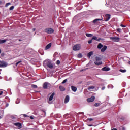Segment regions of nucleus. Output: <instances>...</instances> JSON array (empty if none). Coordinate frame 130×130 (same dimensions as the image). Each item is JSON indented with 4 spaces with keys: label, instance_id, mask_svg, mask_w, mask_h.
I'll list each match as a JSON object with an SVG mask.
<instances>
[{
    "label": "nucleus",
    "instance_id": "nucleus-8",
    "mask_svg": "<svg viewBox=\"0 0 130 130\" xmlns=\"http://www.w3.org/2000/svg\"><path fill=\"white\" fill-rule=\"evenodd\" d=\"M48 86H50V83L48 82H45L43 84L44 89H47Z\"/></svg>",
    "mask_w": 130,
    "mask_h": 130
},
{
    "label": "nucleus",
    "instance_id": "nucleus-44",
    "mask_svg": "<svg viewBox=\"0 0 130 130\" xmlns=\"http://www.w3.org/2000/svg\"><path fill=\"white\" fill-rule=\"evenodd\" d=\"M102 90H105V87H103L102 88Z\"/></svg>",
    "mask_w": 130,
    "mask_h": 130
},
{
    "label": "nucleus",
    "instance_id": "nucleus-29",
    "mask_svg": "<svg viewBox=\"0 0 130 130\" xmlns=\"http://www.w3.org/2000/svg\"><path fill=\"white\" fill-rule=\"evenodd\" d=\"M68 82V79H64L63 82H62V84H66Z\"/></svg>",
    "mask_w": 130,
    "mask_h": 130
},
{
    "label": "nucleus",
    "instance_id": "nucleus-21",
    "mask_svg": "<svg viewBox=\"0 0 130 130\" xmlns=\"http://www.w3.org/2000/svg\"><path fill=\"white\" fill-rule=\"evenodd\" d=\"M102 47H103V45H102V44H101V43H99L98 45V48L99 49H101V48H102Z\"/></svg>",
    "mask_w": 130,
    "mask_h": 130
},
{
    "label": "nucleus",
    "instance_id": "nucleus-12",
    "mask_svg": "<svg viewBox=\"0 0 130 130\" xmlns=\"http://www.w3.org/2000/svg\"><path fill=\"white\" fill-rule=\"evenodd\" d=\"M69 101H70V96L69 95H67L65 98L64 103L67 104Z\"/></svg>",
    "mask_w": 130,
    "mask_h": 130
},
{
    "label": "nucleus",
    "instance_id": "nucleus-15",
    "mask_svg": "<svg viewBox=\"0 0 130 130\" xmlns=\"http://www.w3.org/2000/svg\"><path fill=\"white\" fill-rule=\"evenodd\" d=\"M94 64L96 66H101L102 64V61H96L94 62Z\"/></svg>",
    "mask_w": 130,
    "mask_h": 130
},
{
    "label": "nucleus",
    "instance_id": "nucleus-10",
    "mask_svg": "<svg viewBox=\"0 0 130 130\" xmlns=\"http://www.w3.org/2000/svg\"><path fill=\"white\" fill-rule=\"evenodd\" d=\"M94 89H95L94 86H90L88 87L87 90H88L89 91H97V90L95 89V90H94Z\"/></svg>",
    "mask_w": 130,
    "mask_h": 130
},
{
    "label": "nucleus",
    "instance_id": "nucleus-6",
    "mask_svg": "<svg viewBox=\"0 0 130 130\" xmlns=\"http://www.w3.org/2000/svg\"><path fill=\"white\" fill-rule=\"evenodd\" d=\"M8 64H7L5 61H0V68H6Z\"/></svg>",
    "mask_w": 130,
    "mask_h": 130
},
{
    "label": "nucleus",
    "instance_id": "nucleus-34",
    "mask_svg": "<svg viewBox=\"0 0 130 130\" xmlns=\"http://www.w3.org/2000/svg\"><path fill=\"white\" fill-rule=\"evenodd\" d=\"M21 62H22V61H19L18 62H17L16 63V67H17L18 66V64L21 63Z\"/></svg>",
    "mask_w": 130,
    "mask_h": 130
},
{
    "label": "nucleus",
    "instance_id": "nucleus-19",
    "mask_svg": "<svg viewBox=\"0 0 130 130\" xmlns=\"http://www.w3.org/2000/svg\"><path fill=\"white\" fill-rule=\"evenodd\" d=\"M93 52L92 51L89 52L87 54L88 57H89V58H90V57H91V56H92V55H93Z\"/></svg>",
    "mask_w": 130,
    "mask_h": 130
},
{
    "label": "nucleus",
    "instance_id": "nucleus-32",
    "mask_svg": "<svg viewBox=\"0 0 130 130\" xmlns=\"http://www.w3.org/2000/svg\"><path fill=\"white\" fill-rule=\"evenodd\" d=\"M99 105H100V104H99V103H95L94 104V106H95V107H98V106H99Z\"/></svg>",
    "mask_w": 130,
    "mask_h": 130
},
{
    "label": "nucleus",
    "instance_id": "nucleus-9",
    "mask_svg": "<svg viewBox=\"0 0 130 130\" xmlns=\"http://www.w3.org/2000/svg\"><path fill=\"white\" fill-rule=\"evenodd\" d=\"M102 71H104V72H107V71H110V68L107 67H103V68L102 69Z\"/></svg>",
    "mask_w": 130,
    "mask_h": 130
},
{
    "label": "nucleus",
    "instance_id": "nucleus-20",
    "mask_svg": "<svg viewBox=\"0 0 130 130\" xmlns=\"http://www.w3.org/2000/svg\"><path fill=\"white\" fill-rule=\"evenodd\" d=\"M71 89L73 91V92H76L77 91V87L72 86H71Z\"/></svg>",
    "mask_w": 130,
    "mask_h": 130
},
{
    "label": "nucleus",
    "instance_id": "nucleus-55",
    "mask_svg": "<svg viewBox=\"0 0 130 130\" xmlns=\"http://www.w3.org/2000/svg\"><path fill=\"white\" fill-rule=\"evenodd\" d=\"M82 114H84V112H82Z\"/></svg>",
    "mask_w": 130,
    "mask_h": 130
},
{
    "label": "nucleus",
    "instance_id": "nucleus-27",
    "mask_svg": "<svg viewBox=\"0 0 130 130\" xmlns=\"http://www.w3.org/2000/svg\"><path fill=\"white\" fill-rule=\"evenodd\" d=\"M98 38L96 36H93L92 38V40H96L97 41Z\"/></svg>",
    "mask_w": 130,
    "mask_h": 130
},
{
    "label": "nucleus",
    "instance_id": "nucleus-16",
    "mask_svg": "<svg viewBox=\"0 0 130 130\" xmlns=\"http://www.w3.org/2000/svg\"><path fill=\"white\" fill-rule=\"evenodd\" d=\"M59 89L61 92H63V91H66V88L62 86H59Z\"/></svg>",
    "mask_w": 130,
    "mask_h": 130
},
{
    "label": "nucleus",
    "instance_id": "nucleus-43",
    "mask_svg": "<svg viewBox=\"0 0 130 130\" xmlns=\"http://www.w3.org/2000/svg\"><path fill=\"white\" fill-rule=\"evenodd\" d=\"M67 115H69V114H66L63 116V117H64V118H67Z\"/></svg>",
    "mask_w": 130,
    "mask_h": 130
},
{
    "label": "nucleus",
    "instance_id": "nucleus-7",
    "mask_svg": "<svg viewBox=\"0 0 130 130\" xmlns=\"http://www.w3.org/2000/svg\"><path fill=\"white\" fill-rule=\"evenodd\" d=\"M94 100H95V96H94L87 99V102H94Z\"/></svg>",
    "mask_w": 130,
    "mask_h": 130
},
{
    "label": "nucleus",
    "instance_id": "nucleus-5",
    "mask_svg": "<svg viewBox=\"0 0 130 130\" xmlns=\"http://www.w3.org/2000/svg\"><path fill=\"white\" fill-rule=\"evenodd\" d=\"M111 40H112V41H114L115 42H118L119 40H120V38L118 37H110V38Z\"/></svg>",
    "mask_w": 130,
    "mask_h": 130
},
{
    "label": "nucleus",
    "instance_id": "nucleus-46",
    "mask_svg": "<svg viewBox=\"0 0 130 130\" xmlns=\"http://www.w3.org/2000/svg\"><path fill=\"white\" fill-rule=\"evenodd\" d=\"M8 106H9V104L7 103L6 104V107H8Z\"/></svg>",
    "mask_w": 130,
    "mask_h": 130
},
{
    "label": "nucleus",
    "instance_id": "nucleus-48",
    "mask_svg": "<svg viewBox=\"0 0 130 130\" xmlns=\"http://www.w3.org/2000/svg\"><path fill=\"white\" fill-rule=\"evenodd\" d=\"M88 125V126H93V125H92V124Z\"/></svg>",
    "mask_w": 130,
    "mask_h": 130
},
{
    "label": "nucleus",
    "instance_id": "nucleus-4",
    "mask_svg": "<svg viewBox=\"0 0 130 130\" xmlns=\"http://www.w3.org/2000/svg\"><path fill=\"white\" fill-rule=\"evenodd\" d=\"M55 95V93L53 92L52 93V94L50 96L49 98V100L48 101V102L49 104H51L53 101H52V99H53V97H54V95Z\"/></svg>",
    "mask_w": 130,
    "mask_h": 130
},
{
    "label": "nucleus",
    "instance_id": "nucleus-47",
    "mask_svg": "<svg viewBox=\"0 0 130 130\" xmlns=\"http://www.w3.org/2000/svg\"><path fill=\"white\" fill-rule=\"evenodd\" d=\"M35 30H36V29H35V28H33V29H32V31H33V32H34V31H35Z\"/></svg>",
    "mask_w": 130,
    "mask_h": 130
},
{
    "label": "nucleus",
    "instance_id": "nucleus-52",
    "mask_svg": "<svg viewBox=\"0 0 130 130\" xmlns=\"http://www.w3.org/2000/svg\"><path fill=\"white\" fill-rule=\"evenodd\" d=\"M19 41H22V40L19 39Z\"/></svg>",
    "mask_w": 130,
    "mask_h": 130
},
{
    "label": "nucleus",
    "instance_id": "nucleus-45",
    "mask_svg": "<svg viewBox=\"0 0 130 130\" xmlns=\"http://www.w3.org/2000/svg\"><path fill=\"white\" fill-rule=\"evenodd\" d=\"M30 119H34V117H33V116H30Z\"/></svg>",
    "mask_w": 130,
    "mask_h": 130
},
{
    "label": "nucleus",
    "instance_id": "nucleus-50",
    "mask_svg": "<svg viewBox=\"0 0 130 130\" xmlns=\"http://www.w3.org/2000/svg\"><path fill=\"white\" fill-rule=\"evenodd\" d=\"M3 117V116H0V119Z\"/></svg>",
    "mask_w": 130,
    "mask_h": 130
},
{
    "label": "nucleus",
    "instance_id": "nucleus-38",
    "mask_svg": "<svg viewBox=\"0 0 130 130\" xmlns=\"http://www.w3.org/2000/svg\"><path fill=\"white\" fill-rule=\"evenodd\" d=\"M78 57H80V58L82 57V54H79L78 55Z\"/></svg>",
    "mask_w": 130,
    "mask_h": 130
},
{
    "label": "nucleus",
    "instance_id": "nucleus-56",
    "mask_svg": "<svg viewBox=\"0 0 130 130\" xmlns=\"http://www.w3.org/2000/svg\"><path fill=\"white\" fill-rule=\"evenodd\" d=\"M108 88H109V85H108Z\"/></svg>",
    "mask_w": 130,
    "mask_h": 130
},
{
    "label": "nucleus",
    "instance_id": "nucleus-40",
    "mask_svg": "<svg viewBox=\"0 0 130 130\" xmlns=\"http://www.w3.org/2000/svg\"><path fill=\"white\" fill-rule=\"evenodd\" d=\"M3 91H0V96L3 95Z\"/></svg>",
    "mask_w": 130,
    "mask_h": 130
},
{
    "label": "nucleus",
    "instance_id": "nucleus-39",
    "mask_svg": "<svg viewBox=\"0 0 130 130\" xmlns=\"http://www.w3.org/2000/svg\"><path fill=\"white\" fill-rule=\"evenodd\" d=\"M59 63H60V61L57 60L56 64H59Z\"/></svg>",
    "mask_w": 130,
    "mask_h": 130
},
{
    "label": "nucleus",
    "instance_id": "nucleus-22",
    "mask_svg": "<svg viewBox=\"0 0 130 130\" xmlns=\"http://www.w3.org/2000/svg\"><path fill=\"white\" fill-rule=\"evenodd\" d=\"M7 42V40H0V44H3V43H5Z\"/></svg>",
    "mask_w": 130,
    "mask_h": 130
},
{
    "label": "nucleus",
    "instance_id": "nucleus-42",
    "mask_svg": "<svg viewBox=\"0 0 130 130\" xmlns=\"http://www.w3.org/2000/svg\"><path fill=\"white\" fill-rule=\"evenodd\" d=\"M23 116H24V117H28V115H26V114H24V115H23Z\"/></svg>",
    "mask_w": 130,
    "mask_h": 130
},
{
    "label": "nucleus",
    "instance_id": "nucleus-23",
    "mask_svg": "<svg viewBox=\"0 0 130 130\" xmlns=\"http://www.w3.org/2000/svg\"><path fill=\"white\" fill-rule=\"evenodd\" d=\"M86 36H87V37H92V36H93V34H86Z\"/></svg>",
    "mask_w": 130,
    "mask_h": 130
},
{
    "label": "nucleus",
    "instance_id": "nucleus-11",
    "mask_svg": "<svg viewBox=\"0 0 130 130\" xmlns=\"http://www.w3.org/2000/svg\"><path fill=\"white\" fill-rule=\"evenodd\" d=\"M14 125H15L16 126H17L18 128H22V124L21 123H19V122L15 123Z\"/></svg>",
    "mask_w": 130,
    "mask_h": 130
},
{
    "label": "nucleus",
    "instance_id": "nucleus-18",
    "mask_svg": "<svg viewBox=\"0 0 130 130\" xmlns=\"http://www.w3.org/2000/svg\"><path fill=\"white\" fill-rule=\"evenodd\" d=\"M51 47V43L48 44L45 47V50H47V49H49V48Z\"/></svg>",
    "mask_w": 130,
    "mask_h": 130
},
{
    "label": "nucleus",
    "instance_id": "nucleus-30",
    "mask_svg": "<svg viewBox=\"0 0 130 130\" xmlns=\"http://www.w3.org/2000/svg\"><path fill=\"white\" fill-rule=\"evenodd\" d=\"M87 120H89V121H93V120H94V119L92 118H88L87 119Z\"/></svg>",
    "mask_w": 130,
    "mask_h": 130
},
{
    "label": "nucleus",
    "instance_id": "nucleus-41",
    "mask_svg": "<svg viewBox=\"0 0 130 130\" xmlns=\"http://www.w3.org/2000/svg\"><path fill=\"white\" fill-rule=\"evenodd\" d=\"M101 38H99V39H98L97 40H96V41H100V40H101Z\"/></svg>",
    "mask_w": 130,
    "mask_h": 130
},
{
    "label": "nucleus",
    "instance_id": "nucleus-2",
    "mask_svg": "<svg viewBox=\"0 0 130 130\" xmlns=\"http://www.w3.org/2000/svg\"><path fill=\"white\" fill-rule=\"evenodd\" d=\"M81 48H82V47L80 44H76L73 46V49L74 51H77L80 50Z\"/></svg>",
    "mask_w": 130,
    "mask_h": 130
},
{
    "label": "nucleus",
    "instance_id": "nucleus-17",
    "mask_svg": "<svg viewBox=\"0 0 130 130\" xmlns=\"http://www.w3.org/2000/svg\"><path fill=\"white\" fill-rule=\"evenodd\" d=\"M98 21H102V18L101 19H95L93 21V23H94V24H96L97 23V22H98Z\"/></svg>",
    "mask_w": 130,
    "mask_h": 130
},
{
    "label": "nucleus",
    "instance_id": "nucleus-53",
    "mask_svg": "<svg viewBox=\"0 0 130 130\" xmlns=\"http://www.w3.org/2000/svg\"><path fill=\"white\" fill-rule=\"evenodd\" d=\"M43 112H44V113H45H45H45V111H43Z\"/></svg>",
    "mask_w": 130,
    "mask_h": 130
},
{
    "label": "nucleus",
    "instance_id": "nucleus-24",
    "mask_svg": "<svg viewBox=\"0 0 130 130\" xmlns=\"http://www.w3.org/2000/svg\"><path fill=\"white\" fill-rule=\"evenodd\" d=\"M119 72H121V73H126V70H125V69H124V70L120 69Z\"/></svg>",
    "mask_w": 130,
    "mask_h": 130
},
{
    "label": "nucleus",
    "instance_id": "nucleus-31",
    "mask_svg": "<svg viewBox=\"0 0 130 130\" xmlns=\"http://www.w3.org/2000/svg\"><path fill=\"white\" fill-rule=\"evenodd\" d=\"M11 5V3H8L6 4L5 7L7 8V7H9Z\"/></svg>",
    "mask_w": 130,
    "mask_h": 130
},
{
    "label": "nucleus",
    "instance_id": "nucleus-51",
    "mask_svg": "<svg viewBox=\"0 0 130 130\" xmlns=\"http://www.w3.org/2000/svg\"><path fill=\"white\" fill-rule=\"evenodd\" d=\"M0 53H2V50L0 49Z\"/></svg>",
    "mask_w": 130,
    "mask_h": 130
},
{
    "label": "nucleus",
    "instance_id": "nucleus-37",
    "mask_svg": "<svg viewBox=\"0 0 130 130\" xmlns=\"http://www.w3.org/2000/svg\"><path fill=\"white\" fill-rule=\"evenodd\" d=\"M120 26H121V27H122L123 28H125V27H126L125 25H123V24H120Z\"/></svg>",
    "mask_w": 130,
    "mask_h": 130
},
{
    "label": "nucleus",
    "instance_id": "nucleus-49",
    "mask_svg": "<svg viewBox=\"0 0 130 130\" xmlns=\"http://www.w3.org/2000/svg\"><path fill=\"white\" fill-rule=\"evenodd\" d=\"M112 130H117V129H116V128H113V129H112Z\"/></svg>",
    "mask_w": 130,
    "mask_h": 130
},
{
    "label": "nucleus",
    "instance_id": "nucleus-3",
    "mask_svg": "<svg viewBox=\"0 0 130 130\" xmlns=\"http://www.w3.org/2000/svg\"><path fill=\"white\" fill-rule=\"evenodd\" d=\"M45 32L47 34H52L54 32V29L52 28H47L45 29Z\"/></svg>",
    "mask_w": 130,
    "mask_h": 130
},
{
    "label": "nucleus",
    "instance_id": "nucleus-28",
    "mask_svg": "<svg viewBox=\"0 0 130 130\" xmlns=\"http://www.w3.org/2000/svg\"><path fill=\"white\" fill-rule=\"evenodd\" d=\"M15 8V7L14 6H11L9 10L10 11H13V10H14V8Z\"/></svg>",
    "mask_w": 130,
    "mask_h": 130
},
{
    "label": "nucleus",
    "instance_id": "nucleus-14",
    "mask_svg": "<svg viewBox=\"0 0 130 130\" xmlns=\"http://www.w3.org/2000/svg\"><path fill=\"white\" fill-rule=\"evenodd\" d=\"M107 49V47L106 46H104L103 48L101 49V52H104L105 50Z\"/></svg>",
    "mask_w": 130,
    "mask_h": 130
},
{
    "label": "nucleus",
    "instance_id": "nucleus-33",
    "mask_svg": "<svg viewBox=\"0 0 130 130\" xmlns=\"http://www.w3.org/2000/svg\"><path fill=\"white\" fill-rule=\"evenodd\" d=\"M92 41H93V40H89L88 41V43L89 44H91V43H92Z\"/></svg>",
    "mask_w": 130,
    "mask_h": 130
},
{
    "label": "nucleus",
    "instance_id": "nucleus-54",
    "mask_svg": "<svg viewBox=\"0 0 130 130\" xmlns=\"http://www.w3.org/2000/svg\"><path fill=\"white\" fill-rule=\"evenodd\" d=\"M1 4H2V2L1 1H0V5H1Z\"/></svg>",
    "mask_w": 130,
    "mask_h": 130
},
{
    "label": "nucleus",
    "instance_id": "nucleus-13",
    "mask_svg": "<svg viewBox=\"0 0 130 130\" xmlns=\"http://www.w3.org/2000/svg\"><path fill=\"white\" fill-rule=\"evenodd\" d=\"M105 21H109V20L110 19V14H106L105 16Z\"/></svg>",
    "mask_w": 130,
    "mask_h": 130
},
{
    "label": "nucleus",
    "instance_id": "nucleus-36",
    "mask_svg": "<svg viewBox=\"0 0 130 130\" xmlns=\"http://www.w3.org/2000/svg\"><path fill=\"white\" fill-rule=\"evenodd\" d=\"M16 104H19L20 103V100L19 99L17 100V101H16Z\"/></svg>",
    "mask_w": 130,
    "mask_h": 130
},
{
    "label": "nucleus",
    "instance_id": "nucleus-25",
    "mask_svg": "<svg viewBox=\"0 0 130 130\" xmlns=\"http://www.w3.org/2000/svg\"><path fill=\"white\" fill-rule=\"evenodd\" d=\"M95 59H96V61H100V60H101V58H100L99 57H96Z\"/></svg>",
    "mask_w": 130,
    "mask_h": 130
},
{
    "label": "nucleus",
    "instance_id": "nucleus-1",
    "mask_svg": "<svg viewBox=\"0 0 130 130\" xmlns=\"http://www.w3.org/2000/svg\"><path fill=\"white\" fill-rule=\"evenodd\" d=\"M43 66L45 68L48 67L49 69H53V64L51 63V60H46L43 62Z\"/></svg>",
    "mask_w": 130,
    "mask_h": 130
},
{
    "label": "nucleus",
    "instance_id": "nucleus-35",
    "mask_svg": "<svg viewBox=\"0 0 130 130\" xmlns=\"http://www.w3.org/2000/svg\"><path fill=\"white\" fill-rule=\"evenodd\" d=\"M117 31L118 32H121V29L118 28L117 29Z\"/></svg>",
    "mask_w": 130,
    "mask_h": 130
},
{
    "label": "nucleus",
    "instance_id": "nucleus-26",
    "mask_svg": "<svg viewBox=\"0 0 130 130\" xmlns=\"http://www.w3.org/2000/svg\"><path fill=\"white\" fill-rule=\"evenodd\" d=\"M31 87H32V88H33L34 89H37V85H36L32 84V85H31Z\"/></svg>",
    "mask_w": 130,
    "mask_h": 130
}]
</instances>
